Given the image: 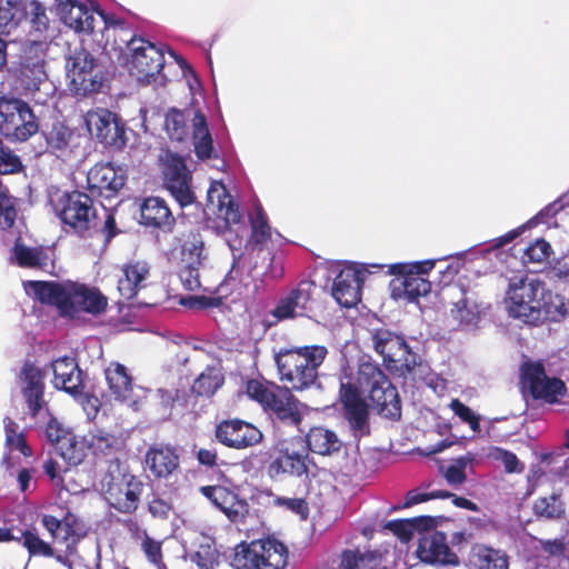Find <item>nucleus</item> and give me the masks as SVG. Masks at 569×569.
Here are the masks:
<instances>
[{
    "mask_svg": "<svg viewBox=\"0 0 569 569\" xmlns=\"http://www.w3.org/2000/svg\"><path fill=\"white\" fill-rule=\"evenodd\" d=\"M214 197H217L218 200V214L223 219L226 227L240 223L242 214L240 212L239 204L233 200L224 186L220 184V188L211 186L209 188L207 196L208 201L213 203Z\"/></svg>",
    "mask_w": 569,
    "mask_h": 569,
    "instance_id": "37",
    "label": "nucleus"
},
{
    "mask_svg": "<svg viewBox=\"0 0 569 569\" xmlns=\"http://www.w3.org/2000/svg\"><path fill=\"white\" fill-rule=\"evenodd\" d=\"M41 525L50 532L53 543L64 547L63 551L67 555L76 551L77 545L86 535L81 521L70 512L63 519H58L51 515H43Z\"/></svg>",
    "mask_w": 569,
    "mask_h": 569,
    "instance_id": "17",
    "label": "nucleus"
},
{
    "mask_svg": "<svg viewBox=\"0 0 569 569\" xmlns=\"http://www.w3.org/2000/svg\"><path fill=\"white\" fill-rule=\"evenodd\" d=\"M88 7L77 0H60L58 11L66 26L77 32L83 28V18L87 16Z\"/></svg>",
    "mask_w": 569,
    "mask_h": 569,
    "instance_id": "44",
    "label": "nucleus"
},
{
    "mask_svg": "<svg viewBox=\"0 0 569 569\" xmlns=\"http://www.w3.org/2000/svg\"><path fill=\"white\" fill-rule=\"evenodd\" d=\"M365 273L353 264L343 266L336 274L331 295L345 308H352L361 301Z\"/></svg>",
    "mask_w": 569,
    "mask_h": 569,
    "instance_id": "21",
    "label": "nucleus"
},
{
    "mask_svg": "<svg viewBox=\"0 0 569 569\" xmlns=\"http://www.w3.org/2000/svg\"><path fill=\"white\" fill-rule=\"evenodd\" d=\"M545 282L539 279L511 278L507 290L509 313L528 323L540 297L545 293Z\"/></svg>",
    "mask_w": 569,
    "mask_h": 569,
    "instance_id": "14",
    "label": "nucleus"
},
{
    "mask_svg": "<svg viewBox=\"0 0 569 569\" xmlns=\"http://www.w3.org/2000/svg\"><path fill=\"white\" fill-rule=\"evenodd\" d=\"M536 549L542 551L548 558H567L569 542H566L563 537L556 539H536Z\"/></svg>",
    "mask_w": 569,
    "mask_h": 569,
    "instance_id": "53",
    "label": "nucleus"
},
{
    "mask_svg": "<svg viewBox=\"0 0 569 569\" xmlns=\"http://www.w3.org/2000/svg\"><path fill=\"white\" fill-rule=\"evenodd\" d=\"M403 272H390L396 276L391 280V295L396 299L405 298L410 302L418 301L420 297L427 296L431 291V282L417 274H411L408 270Z\"/></svg>",
    "mask_w": 569,
    "mask_h": 569,
    "instance_id": "28",
    "label": "nucleus"
},
{
    "mask_svg": "<svg viewBox=\"0 0 569 569\" xmlns=\"http://www.w3.org/2000/svg\"><path fill=\"white\" fill-rule=\"evenodd\" d=\"M87 446L96 457H113L121 451L123 441L113 433L97 430L89 433Z\"/></svg>",
    "mask_w": 569,
    "mask_h": 569,
    "instance_id": "38",
    "label": "nucleus"
},
{
    "mask_svg": "<svg viewBox=\"0 0 569 569\" xmlns=\"http://www.w3.org/2000/svg\"><path fill=\"white\" fill-rule=\"evenodd\" d=\"M57 451L69 463L77 466L81 463L86 457L83 446L78 443L74 436L69 437V441L62 443Z\"/></svg>",
    "mask_w": 569,
    "mask_h": 569,
    "instance_id": "54",
    "label": "nucleus"
},
{
    "mask_svg": "<svg viewBox=\"0 0 569 569\" xmlns=\"http://www.w3.org/2000/svg\"><path fill=\"white\" fill-rule=\"evenodd\" d=\"M22 168L20 158L9 149H4L0 140V174L18 173Z\"/></svg>",
    "mask_w": 569,
    "mask_h": 569,
    "instance_id": "61",
    "label": "nucleus"
},
{
    "mask_svg": "<svg viewBox=\"0 0 569 569\" xmlns=\"http://www.w3.org/2000/svg\"><path fill=\"white\" fill-rule=\"evenodd\" d=\"M160 171L163 188L181 208L196 201L197 197L192 189V173L183 157L168 151L160 158Z\"/></svg>",
    "mask_w": 569,
    "mask_h": 569,
    "instance_id": "11",
    "label": "nucleus"
},
{
    "mask_svg": "<svg viewBox=\"0 0 569 569\" xmlns=\"http://www.w3.org/2000/svg\"><path fill=\"white\" fill-rule=\"evenodd\" d=\"M199 491L231 521L238 520L246 506L236 492L223 486H202Z\"/></svg>",
    "mask_w": 569,
    "mask_h": 569,
    "instance_id": "29",
    "label": "nucleus"
},
{
    "mask_svg": "<svg viewBox=\"0 0 569 569\" xmlns=\"http://www.w3.org/2000/svg\"><path fill=\"white\" fill-rule=\"evenodd\" d=\"M127 174L112 163H96L87 174L88 189L93 196L113 198L123 188Z\"/></svg>",
    "mask_w": 569,
    "mask_h": 569,
    "instance_id": "19",
    "label": "nucleus"
},
{
    "mask_svg": "<svg viewBox=\"0 0 569 569\" xmlns=\"http://www.w3.org/2000/svg\"><path fill=\"white\" fill-rule=\"evenodd\" d=\"M41 136L46 142V152L62 160L73 156L77 148L76 134L64 122L54 120L46 123L41 129Z\"/></svg>",
    "mask_w": 569,
    "mask_h": 569,
    "instance_id": "24",
    "label": "nucleus"
},
{
    "mask_svg": "<svg viewBox=\"0 0 569 569\" xmlns=\"http://www.w3.org/2000/svg\"><path fill=\"white\" fill-rule=\"evenodd\" d=\"M144 485L138 476L109 471L102 481L103 496L110 508L122 515H133L139 509Z\"/></svg>",
    "mask_w": 569,
    "mask_h": 569,
    "instance_id": "8",
    "label": "nucleus"
},
{
    "mask_svg": "<svg viewBox=\"0 0 569 569\" xmlns=\"http://www.w3.org/2000/svg\"><path fill=\"white\" fill-rule=\"evenodd\" d=\"M179 466L180 457L174 447L153 443L146 451L144 469L156 479L168 478Z\"/></svg>",
    "mask_w": 569,
    "mask_h": 569,
    "instance_id": "25",
    "label": "nucleus"
},
{
    "mask_svg": "<svg viewBox=\"0 0 569 569\" xmlns=\"http://www.w3.org/2000/svg\"><path fill=\"white\" fill-rule=\"evenodd\" d=\"M449 408L462 422L468 423L473 432H480V418L467 405L459 399H452Z\"/></svg>",
    "mask_w": 569,
    "mask_h": 569,
    "instance_id": "57",
    "label": "nucleus"
},
{
    "mask_svg": "<svg viewBox=\"0 0 569 569\" xmlns=\"http://www.w3.org/2000/svg\"><path fill=\"white\" fill-rule=\"evenodd\" d=\"M131 58L128 61L130 74L138 81L151 83L164 67L163 51L149 40L131 36L126 40Z\"/></svg>",
    "mask_w": 569,
    "mask_h": 569,
    "instance_id": "13",
    "label": "nucleus"
},
{
    "mask_svg": "<svg viewBox=\"0 0 569 569\" xmlns=\"http://www.w3.org/2000/svg\"><path fill=\"white\" fill-rule=\"evenodd\" d=\"M19 380L21 393L28 406L31 417H37L47 405L44 400V375L42 370L31 362H24Z\"/></svg>",
    "mask_w": 569,
    "mask_h": 569,
    "instance_id": "23",
    "label": "nucleus"
},
{
    "mask_svg": "<svg viewBox=\"0 0 569 569\" xmlns=\"http://www.w3.org/2000/svg\"><path fill=\"white\" fill-rule=\"evenodd\" d=\"M358 383L368 391L369 399L380 416L399 419L401 403L397 388L380 366L370 359L361 360L358 366Z\"/></svg>",
    "mask_w": 569,
    "mask_h": 569,
    "instance_id": "4",
    "label": "nucleus"
},
{
    "mask_svg": "<svg viewBox=\"0 0 569 569\" xmlns=\"http://www.w3.org/2000/svg\"><path fill=\"white\" fill-rule=\"evenodd\" d=\"M417 555L422 562L430 565H460L459 556L449 547L447 536L441 531L423 533L419 539Z\"/></svg>",
    "mask_w": 569,
    "mask_h": 569,
    "instance_id": "22",
    "label": "nucleus"
},
{
    "mask_svg": "<svg viewBox=\"0 0 569 569\" xmlns=\"http://www.w3.org/2000/svg\"><path fill=\"white\" fill-rule=\"evenodd\" d=\"M16 541L27 549L30 557L57 558L61 560V556L56 555L53 546L41 539L36 529L19 530Z\"/></svg>",
    "mask_w": 569,
    "mask_h": 569,
    "instance_id": "40",
    "label": "nucleus"
},
{
    "mask_svg": "<svg viewBox=\"0 0 569 569\" xmlns=\"http://www.w3.org/2000/svg\"><path fill=\"white\" fill-rule=\"evenodd\" d=\"M553 250L545 239H537L523 250V262L546 263L549 261Z\"/></svg>",
    "mask_w": 569,
    "mask_h": 569,
    "instance_id": "52",
    "label": "nucleus"
},
{
    "mask_svg": "<svg viewBox=\"0 0 569 569\" xmlns=\"http://www.w3.org/2000/svg\"><path fill=\"white\" fill-rule=\"evenodd\" d=\"M26 288L41 305L56 307L61 317L71 319L80 312L100 315L108 306L99 289L79 282L30 280Z\"/></svg>",
    "mask_w": 569,
    "mask_h": 569,
    "instance_id": "1",
    "label": "nucleus"
},
{
    "mask_svg": "<svg viewBox=\"0 0 569 569\" xmlns=\"http://www.w3.org/2000/svg\"><path fill=\"white\" fill-rule=\"evenodd\" d=\"M339 400L343 409V417L351 429L361 433H369V406L359 387L351 381L341 382Z\"/></svg>",
    "mask_w": 569,
    "mask_h": 569,
    "instance_id": "16",
    "label": "nucleus"
},
{
    "mask_svg": "<svg viewBox=\"0 0 569 569\" xmlns=\"http://www.w3.org/2000/svg\"><path fill=\"white\" fill-rule=\"evenodd\" d=\"M287 385L261 382L252 379L247 382L248 396L257 401L272 421L284 426L299 427L302 422L300 400Z\"/></svg>",
    "mask_w": 569,
    "mask_h": 569,
    "instance_id": "3",
    "label": "nucleus"
},
{
    "mask_svg": "<svg viewBox=\"0 0 569 569\" xmlns=\"http://www.w3.org/2000/svg\"><path fill=\"white\" fill-rule=\"evenodd\" d=\"M520 385L525 395L546 403H558L567 393L566 383L556 377H548L539 361H526L520 368Z\"/></svg>",
    "mask_w": 569,
    "mask_h": 569,
    "instance_id": "10",
    "label": "nucleus"
},
{
    "mask_svg": "<svg viewBox=\"0 0 569 569\" xmlns=\"http://www.w3.org/2000/svg\"><path fill=\"white\" fill-rule=\"evenodd\" d=\"M191 559L199 569H216L220 563V552L213 543H201Z\"/></svg>",
    "mask_w": 569,
    "mask_h": 569,
    "instance_id": "50",
    "label": "nucleus"
},
{
    "mask_svg": "<svg viewBox=\"0 0 569 569\" xmlns=\"http://www.w3.org/2000/svg\"><path fill=\"white\" fill-rule=\"evenodd\" d=\"M385 528L403 542L410 541L415 533L410 519L390 520L385 525Z\"/></svg>",
    "mask_w": 569,
    "mask_h": 569,
    "instance_id": "64",
    "label": "nucleus"
},
{
    "mask_svg": "<svg viewBox=\"0 0 569 569\" xmlns=\"http://www.w3.org/2000/svg\"><path fill=\"white\" fill-rule=\"evenodd\" d=\"M90 130H94L97 139L104 146L122 149L126 146V129L117 114L108 109L89 112L87 119Z\"/></svg>",
    "mask_w": 569,
    "mask_h": 569,
    "instance_id": "20",
    "label": "nucleus"
},
{
    "mask_svg": "<svg viewBox=\"0 0 569 569\" xmlns=\"http://www.w3.org/2000/svg\"><path fill=\"white\" fill-rule=\"evenodd\" d=\"M435 264H436V260H432V259L411 262V263L400 262V263L391 264L389 268V271L390 272H403L402 270H408L409 272H411V274L425 277L435 268Z\"/></svg>",
    "mask_w": 569,
    "mask_h": 569,
    "instance_id": "60",
    "label": "nucleus"
},
{
    "mask_svg": "<svg viewBox=\"0 0 569 569\" xmlns=\"http://www.w3.org/2000/svg\"><path fill=\"white\" fill-rule=\"evenodd\" d=\"M316 282L312 280H301L288 295L281 297L273 310L272 317L282 321L296 317L305 316L310 310L313 293L316 291Z\"/></svg>",
    "mask_w": 569,
    "mask_h": 569,
    "instance_id": "18",
    "label": "nucleus"
},
{
    "mask_svg": "<svg viewBox=\"0 0 569 569\" xmlns=\"http://www.w3.org/2000/svg\"><path fill=\"white\" fill-rule=\"evenodd\" d=\"M49 43L44 40H32L23 46L20 66L28 64V67L46 66V58L48 52Z\"/></svg>",
    "mask_w": 569,
    "mask_h": 569,
    "instance_id": "47",
    "label": "nucleus"
},
{
    "mask_svg": "<svg viewBox=\"0 0 569 569\" xmlns=\"http://www.w3.org/2000/svg\"><path fill=\"white\" fill-rule=\"evenodd\" d=\"M164 128L172 141L182 142L189 136L188 118L183 111L171 108L166 113Z\"/></svg>",
    "mask_w": 569,
    "mask_h": 569,
    "instance_id": "45",
    "label": "nucleus"
},
{
    "mask_svg": "<svg viewBox=\"0 0 569 569\" xmlns=\"http://www.w3.org/2000/svg\"><path fill=\"white\" fill-rule=\"evenodd\" d=\"M287 546L276 538L252 540L240 543L233 556L237 569H284L288 563Z\"/></svg>",
    "mask_w": 569,
    "mask_h": 569,
    "instance_id": "6",
    "label": "nucleus"
},
{
    "mask_svg": "<svg viewBox=\"0 0 569 569\" xmlns=\"http://www.w3.org/2000/svg\"><path fill=\"white\" fill-rule=\"evenodd\" d=\"M569 313V308L563 298L545 288V293L540 297L533 315L530 317L529 325H539L545 322H560Z\"/></svg>",
    "mask_w": 569,
    "mask_h": 569,
    "instance_id": "30",
    "label": "nucleus"
},
{
    "mask_svg": "<svg viewBox=\"0 0 569 569\" xmlns=\"http://www.w3.org/2000/svg\"><path fill=\"white\" fill-rule=\"evenodd\" d=\"M270 458L267 473L271 479L282 476L300 478L309 471V453L301 436L279 440Z\"/></svg>",
    "mask_w": 569,
    "mask_h": 569,
    "instance_id": "9",
    "label": "nucleus"
},
{
    "mask_svg": "<svg viewBox=\"0 0 569 569\" xmlns=\"http://www.w3.org/2000/svg\"><path fill=\"white\" fill-rule=\"evenodd\" d=\"M12 252L20 268L44 269L48 266L49 258L42 247H27L18 239Z\"/></svg>",
    "mask_w": 569,
    "mask_h": 569,
    "instance_id": "41",
    "label": "nucleus"
},
{
    "mask_svg": "<svg viewBox=\"0 0 569 569\" xmlns=\"http://www.w3.org/2000/svg\"><path fill=\"white\" fill-rule=\"evenodd\" d=\"M46 437L56 447V450L69 441L71 432L67 431L56 419H50L46 426Z\"/></svg>",
    "mask_w": 569,
    "mask_h": 569,
    "instance_id": "63",
    "label": "nucleus"
},
{
    "mask_svg": "<svg viewBox=\"0 0 569 569\" xmlns=\"http://www.w3.org/2000/svg\"><path fill=\"white\" fill-rule=\"evenodd\" d=\"M307 452L311 451L319 456H332L342 448V441L333 430L322 426L311 427L305 437Z\"/></svg>",
    "mask_w": 569,
    "mask_h": 569,
    "instance_id": "31",
    "label": "nucleus"
},
{
    "mask_svg": "<svg viewBox=\"0 0 569 569\" xmlns=\"http://www.w3.org/2000/svg\"><path fill=\"white\" fill-rule=\"evenodd\" d=\"M470 569H508L509 561L505 552L486 545L471 547L468 558Z\"/></svg>",
    "mask_w": 569,
    "mask_h": 569,
    "instance_id": "35",
    "label": "nucleus"
},
{
    "mask_svg": "<svg viewBox=\"0 0 569 569\" xmlns=\"http://www.w3.org/2000/svg\"><path fill=\"white\" fill-rule=\"evenodd\" d=\"M38 130L39 124L33 110L27 102L22 101L21 108L17 109L14 120L9 127H7V131H4L3 137L9 141L23 142L33 136Z\"/></svg>",
    "mask_w": 569,
    "mask_h": 569,
    "instance_id": "33",
    "label": "nucleus"
},
{
    "mask_svg": "<svg viewBox=\"0 0 569 569\" xmlns=\"http://www.w3.org/2000/svg\"><path fill=\"white\" fill-rule=\"evenodd\" d=\"M192 139L194 153L200 160L217 158L213 140L208 128L207 119L201 111H197L192 119Z\"/></svg>",
    "mask_w": 569,
    "mask_h": 569,
    "instance_id": "36",
    "label": "nucleus"
},
{
    "mask_svg": "<svg viewBox=\"0 0 569 569\" xmlns=\"http://www.w3.org/2000/svg\"><path fill=\"white\" fill-rule=\"evenodd\" d=\"M250 229L249 244L252 249L261 251L271 240V227L261 207H258L254 214L250 217Z\"/></svg>",
    "mask_w": 569,
    "mask_h": 569,
    "instance_id": "42",
    "label": "nucleus"
},
{
    "mask_svg": "<svg viewBox=\"0 0 569 569\" xmlns=\"http://www.w3.org/2000/svg\"><path fill=\"white\" fill-rule=\"evenodd\" d=\"M450 496V491L447 490H435L430 492H419L418 490H410L406 495L403 503L405 508L426 502L432 499H447Z\"/></svg>",
    "mask_w": 569,
    "mask_h": 569,
    "instance_id": "62",
    "label": "nucleus"
},
{
    "mask_svg": "<svg viewBox=\"0 0 569 569\" xmlns=\"http://www.w3.org/2000/svg\"><path fill=\"white\" fill-rule=\"evenodd\" d=\"M533 512L549 519L560 518L565 513L560 496L552 493L549 497L538 498L533 503Z\"/></svg>",
    "mask_w": 569,
    "mask_h": 569,
    "instance_id": "49",
    "label": "nucleus"
},
{
    "mask_svg": "<svg viewBox=\"0 0 569 569\" xmlns=\"http://www.w3.org/2000/svg\"><path fill=\"white\" fill-rule=\"evenodd\" d=\"M23 100L0 98V134L3 136L7 127L11 124L17 114V109L21 108Z\"/></svg>",
    "mask_w": 569,
    "mask_h": 569,
    "instance_id": "56",
    "label": "nucleus"
},
{
    "mask_svg": "<svg viewBox=\"0 0 569 569\" xmlns=\"http://www.w3.org/2000/svg\"><path fill=\"white\" fill-rule=\"evenodd\" d=\"M123 277L118 280V290L126 300L133 299L146 287L150 267L144 261H132L123 266Z\"/></svg>",
    "mask_w": 569,
    "mask_h": 569,
    "instance_id": "32",
    "label": "nucleus"
},
{
    "mask_svg": "<svg viewBox=\"0 0 569 569\" xmlns=\"http://www.w3.org/2000/svg\"><path fill=\"white\" fill-rule=\"evenodd\" d=\"M214 438L227 448L243 450L259 445L263 435L252 423L233 418L221 420L216 425Z\"/></svg>",
    "mask_w": 569,
    "mask_h": 569,
    "instance_id": "15",
    "label": "nucleus"
},
{
    "mask_svg": "<svg viewBox=\"0 0 569 569\" xmlns=\"http://www.w3.org/2000/svg\"><path fill=\"white\" fill-rule=\"evenodd\" d=\"M476 461V455L467 452L452 460L447 467L441 466L440 471L446 479L447 483L451 487L458 488L467 481L466 469Z\"/></svg>",
    "mask_w": 569,
    "mask_h": 569,
    "instance_id": "43",
    "label": "nucleus"
},
{
    "mask_svg": "<svg viewBox=\"0 0 569 569\" xmlns=\"http://www.w3.org/2000/svg\"><path fill=\"white\" fill-rule=\"evenodd\" d=\"M224 376L217 366H207L206 369L194 379L191 386V393L196 397L210 398L223 385Z\"/></svg>",
    "mask_w": 569,
    "mask_h": 569,
    "instance_id": "39",
    "label": "nucleus"
},
{
    "mask_svg": "<svg viewBox=\"0 0 569 569\" xmlns=\"http://www.w3.org/2000/svg\"><path fill=\"white\" fill-rule=\"evenodd\" d=\"M192 262H186L184 266L179 270V278L182 286L188 291H197L201 288L199 267Z\"/></svg>",
    "mask_w": 569,
    "mask_h": 569,
    "instance_id": "58",
    "label": "nucleus"
},
{
    "mask_svg": "<svg viewBox=\"0 0 569 569\" xmlns=\"http://www.w3.org/2000/svg\"><path fill=\"white\" fill-rule=\"evenodd\" d=\"M3 422L7 446L10 449L19 450L23 456H30L31 449L28 447L23 433L19 432V426L9 417H6Z\"/></svg>",
    "mask_w": 569,
    "mask_h": 569,
    "instance_id": "51",
    "label": "nucleus"
},
{
    "mask_svg": "<svg viewBox=\"0 0 569 569\" xmlns=\"http://www.w3.org/2000/svg\"><path fill=\"white\" fill-rule=\"evenodd\" d=\"M373 350L382 358V365L392 375L407 377L421 365V358L411 350L402 335L379 328L371 332Z\"/></svg>",
    "mask_w": 569,
    "mask_h": 569,
    "instance_id": "5",
    "label": "nucleus"
},
{
    "mask_svg": "<svg viewBox=\"0 0 569 569\" xmlns=\"http://www.w3.org/2000/svg\"><path fill=\"white\" fill-rule=\"evenodd\" d=\"M327 355L328 349L319 345L279 349L274 353L279 380L295 391L310 389Z\"/></svg>",
    "mask_w": 569,
    "mask_h": 569,
    "instance_id": "2",
    "label": "nucleus"
},
{
    "mask_svg": "<svg viewBox=\"0 0 569 569\" xmlns=\"http://www.w3.org/2000/svg\"><path fill=\"white\" fill-rule=\"evenodd\" d=\"M46 66L28 67V64H21L19 68V79L23 88L28 91H37L40 89V84L47 80Z\"/></svg>",
    "mask_w": 569,
    "mask_h": 569,
    "instance_id": "48",
    "label": "nucleus"
},
{
    "mask_svg": "<svg viewBox=\"0 0 569 569\" xmlns=\"http://www.w3.org/2000/svg\"><path fill=\"white\" fill-rule=\"evenodd\" d=\"M53 210L62 223L80 236L89 231L97 216L92 198L81 191L63 192L53 202Z\"/></svg>",
    "mask_w": 569,
    "mask_h": 569,
    "instance_id": "12",
    "label": "nucleus"
},
{
    "mask_svg": "<svg viewBox=\"0 0 569 569\" xmlns=\"http://www.w3.org/2000/svg\"><path fill=\"white\" fill-rule=\"evenodd\" d=\"M140 222L146 227L170 232L176 224V219L166 200L160 197H149L140 206Z\"/></svg>",
    "mask_w": 569,
    "mask_h": 569,
    "instance_id": "27",
    "label": "nucleus"
},
{
    "mask_svg": "<svg viewBox=\"0 0 569 569\" xmlns=\"http://www.w3.org/2000/svg\"><path fill=\"white\" fill-rule=\"evenodd\" d=\"M143 533L144 538L141 542V549L144 552L147 559L149 562L159 568L161 566L164 567L161 542L151 538L146 531Z\"/></svg>",
    "mask_w": 569,
    "mask_h": 569,
    "instance_id": "59",
    "label": "nucleus"
},
{
    "mask_svg": "<svg viewBox=\"0 0 569 569\" xmlns=\"http://www.w3.org/2000/svg\"><path fill=\"white\" fill-rule=\"evenodd\" d=\"M108 388L116 400H128L133 391V379L128 369L119 362H111L104 369Z\"/></svg>",
    "mask_w": 569,
    "mask_h": 569,
    "instance_id": "34",
    "label": "nucleus"
},
{
    "mask_svg": "<svg viewBox=\"0 0 569 569\" xmlns=\"http://www.w3.org/2000/svg\"><path fill=\"white\" fill-rule=\"evenodd\" d=\"M183 261L202 264L207 254L204 252V241L202 236L197 231H190L182 243Z\"/></svg>",
    "mask_w": 569,
    "mask_h": 569,
    "instance_id": "46",
    "label": "nucleus"
},
{
    "mask_svg": "<svg viewBox=\"0 0 569 569\" xmlns=\"http://www.w3.org/2000/svg\"><path fill=\"white\" fill-rule=\"evenodd\" d=\"M67 76L70 79L69 89L77 97H88L98 93L104 81L103 66L87 49H74L67 60Z\"/></svg>",
    "mask_w": 569,
    "mask_h": 569,
    "instance_id": "7",
    "label": "nucleus"
},
{
    "mask_svg": "<svg viewBox=\"0 0 569 569\" xmlns=\"http://www.w3.org/2000/svg\"><path fill=\"white\" fill-rule=\"evenodd\" d=\"M451 313L461 325H473L479 320L477 306L470 305L467 298H462L455 303Z\"/></svg>",
    "mask_w": 569,
    "mask_h": 569,
    "instance_id": "55",
    "label": "nucleus"
},
{
    "mask_svg": "<svg viewBox=\"0 0 569 569\" xmlns=\"http://www.w3.org/2000/svg\"><path fill=\"white\" fill-rule=\"evenodd\" d=\"M53 385L67 393L78 397L83 393V382L81 370L76 360L71 357H61L52 361Z\"/></svg>",
    "mask_w": 569,
    "mask_h": 569,
    "instance_id": "26",
    "label": "nucleus"
}]
</instances>
